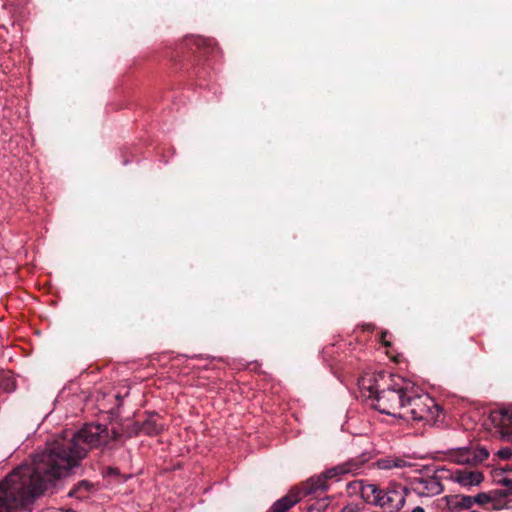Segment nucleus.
Returning <instances> with one entry per match:
<instances>
[{"mask_svg":"<svg viewBox=\"0 0 512 512\" xmlns=\"http://www.w3.org/2000/svg\"><path fill=\"white\" fill-rule=\"evenodd\" d=\"M66 512H74V511L71 509H66Z\"/></svg>","mask_w":512,"mask_h":512,"instance_id":"obj_27","label":"nucleus"},{"mask_svg":"<svg viewBox=\"0 0 512 512\" xmlns=\"http://www.w3.org/2000/svg\"><path fill=\"white\" fill-rule=\"evenodd\" d=\"M64 474L63 439L48 442L30 463H24L0 482V512L27 509Z\"/></svg>","mask_w":512,"mask_h":512,"instance_id":"obj_1","label":"nucleus"},{"mask_svg":"<svg viewBox=\"0 0 512 512\" xmlns=\"http://www.w3.org/2000/svg\"><path fill=\"white\" fill-rule=\"evenodd\" d=\"M92 484L87 480L79 481L67 494L68 497H76L78 499H83L86 496L83 492L87 493L91 490Z\"/></svg>","mask_w":512,"mask_h":512,"instance_id":"obj_14","label":"nucleus"},{"mask_svg":"<svg viewBox=\"0 0 512 512\" xmlns=\"http://www.w3.org/2000/svg\"><path fill=\"white\" fill-rule=\"evenodd\" d=\"M164 430V424L157 414H150L143 422L138 424L136 432L148 436H156Z\"/></svg>","mask_w":512,"mask_h":512,"instance_id":"obj_10","label":"nucleus"},{"mask_svg":"<svg viewBox=\"0 0 512 512\" xmlns=\"http://www.w3.org/2000/svg\"><path fill=\"white\" fill-rule=\"evenodd\" d=\"M490 501L491 496L485 492L478 493L475 497H473V504L477 503L479 505H484L489 503Z\"/></svg>","mask_w":512,"mask_h":512,"instance_id":"obj_18","label":"nucleus"},{"mask_svg":"<svg viewBox=\"0 0 512 512\" xmlns=\"http://www.w3.org/2000/svg\"><path fill=\"white\" fill-rule=\"evenodd\" d=\"M425 476L413 478L411 484L413 491L420 497H433L443 492V485L441 479L444 473L447 472L444 468L434 469L431 467H424L421 470Z\"/></svg>","mask_w":512,"mask_h":512,"instance_id":"obj_6","label":"nucleus"},{"mask_svg":"<svg viewBox=\"0 0 512 512\" xmlns=\"http://www.w3.org/2000/svg\"><path fill=\"white\" fill-rule=\"evenodd\" d=\"M502 485H504L505 487H507V491L509 494L512 495V479L510 478H505L501 481Z\"/></svg>","mask_w":512,"mask_h":512,"instance_id":"obj_21","label":"nucleus"},{"mask_svg":"<svg viewBox=\"0 0 512 512\" xmlns=\"http://www.w3.org/2000/svg\"><path fill=\"white\" fill-rule=\"evenodd\" d=\"M496 455L503 460H509L512 458V448L510 447H503L499 449L496 453Z\"/></svg>","mask_w":512,"mask_h":512,"instance_id":"obj_19","label":"nucleus"},{"mask_svg":"<svg viewBox=\"0 0 512 512\" xmlns=\"http://www.w3.org/2000/svg\"><path fill=\"white\" fill-rule=\"evenodd\" d=\"M411 512H425V510L423 507L417 506Z\"/></svg>","mask_w":512,"mask_h":512,"instance_id":"obj_24","label":"nucleus"},{"mask_svg":"<svg viewBox=\"0 0 512 512\" xmlns=\"http://www.w3.org/2000/svg\"><path fill=\"white\" fill-rule=\"evenodd\" d=\"M469 512H479V511H476V510H471V511H469Z\"/></svg>","mask_w":512,"mask_h":512,"instance_id":"obj_28","label":"nucleus"},{"mask_svg":"<svg viewBox=\"0 0 512 512\" xmlns=\"http://www.w3.org/2000/svg\"><path fill=\"white\" fill-rule=\"evenodd\" d=\"M489 454L483 446H464L454 449L451 456L458 464L476 466L486 460Z\"/></svg>","mask_w":512,"mask_h":512,"instance_id":"obj_8","label":"nucleus"},{"mask_svg":"<svg viewBox=\"0 0 512 512\" xmlns=\"http://www.w3.org/2000/svg\"><path fill=\"white\" fill-rule=\"evenodd\" d=\"M341 512H354V509L350 508V507H345V508L342 509Z\"/></svg>","mask_w":512,"mask_h":512,"instance_id":"obj_25","label":"nucleus"},{"mask_svg":"<svg viewBox=\"0 0 512 512\" xmlns=\"http://www.w3.org/2000/svg\"><path fill=\"white\" fill-rule=\"evenodd\" d=\"M114 438L107 425L84 424L66 445V477L82 471L81 462L90 449L106 446Z\"/></svg>","mask_w":512,"mask_h":512,"instance_id":"obj_2","label":"nucleus"},{"mask_svg":"<svg viewBox=\"0 0 512 512\" xmlns=\"http://www.w3.org/2000/svg\"><path fill=\"white\" fill-rule=\"evenodd\" d=\"M489 421L503 436L512 441V407L492 410Z\"/></svg>","mask_w":512,"mask_h":512,"instance_id":"obj_9","label":"nucleus"},{"mask_svg":"<svg viewBox=\"0 0 512 512\" xmlns=\"http://www.w3.org/2000/svg\"><path fill=\"white\" fill-rule=\"evenodd\" d=\"M351 471L352 469L349 464H341L327 469L320 475L309 478L304 483L301 490L296 488L291 489L287 495L273 503L269 512H286L295 504H297L302 497L314 495L318 492H324L328 490V480H338L340 475L350 473Z\"/></svg>","mask_w":512,"mask_h":512,"instance_id":"obj_3","label":"nucleus"},{"mask_svg":"<svg viewBox=\"0 0 512 512\" xmlns=\"http://www.w3.org/2000/svg\"><path fill=\"white\" fill-rule=\"evenodd\" d=\"M387 335H388V333L386 332V333H383V334H382V337H381V341H382V343H383L384 345H386V346H388V345H389L388 341L386 340Z\"/></svg>","mask_w":512,"mask_h":512,"instance_id":"obj_23","label":"nucleus"},{"mask_svg":"<svg viewBox=\"0 0 512 512\" xmlns=\"http://www.w3.org/2000/svg\"><path fill=\"white\" fill-rule=\"evenodd\" d=\"M399 418L404 420L433 422L438 416L439 407L435 400L423 390L410 383Z\"/></svg>","mask_w":512,"mask_h":512,"instance_id":"obj_5","label":"nucleus"},{"mask_svg":"<svg viewBox=\"0 0 512 512\" xmlns=\"http://www.w3.org/2000/svg\"><path fill=\"white\" fill-rule=\"evenodd\" d=\"M407 490L401 485H390L386 490H380L378 507L388 511H399L406 501Z\"/></svg>","mask_w":512,"mask_h":512,"instance_id":"obj_7","label":"nucleus"},{"mask_svg":"<svg viewBox=\"0 0 512 512\" xmlns=\"http://www.w3.org/2000/svg\"><path fill=\"white\" fill-rule=\"evenodd\" d=\"M4 389L6 391H13L15 389V383L14 381L8 379L7 383L4 385Z\"/></svg>","mask_w":512,"mask_h":512,"instance_id":"obj_22","label":"nucleus"},{"mask_svg":"<svg viewBox=\"0 0 512 512\" xmlns=\"http://www.w3.org/2000/svg\"><path fill=\"white\" fill-rule=\"evenodd\" d=\"M378 468L381 470H391L394 468L411 467L412 464L405 458L397 456H388L377 461Z\"/></svg>","mask_w":512,"mask_h":512,"instance_id":"obj_12","label":"nucleus"},{"mask_svg":"<svg viewBox=\"0 0 512 512\" xmlns=\"http://www.w3.org/2000/svg\"><path fill=\"white\" fill-rule=\"evenodd\" d=\"M329 503V497L320 498L308 507V512H324L329 506Z\"/></svg>","mask_w":512,"mask_h":512,"instance_id":"obj_17","label":"nucleus"},{"mask_svg":"<svg viewBox=\"0 0 512 512\" xmlns=\"http://www.w3.org/2000/svg\"><path fill=\"white\" fill-rule=\"evenodd\" d=\"M371 382L372 378H362L359 381V386L361 390H368L369 397H375L376 404L374 407L381 414L399 418L400 412L403 411L404 398H406L410 382L401 380L383 389H380L377 383L372 384Z\"/></svg>","mask_w":512,"mask_h":512,"instance_id":"obj_4","label":"nucleus"},{"mask_svg":"<svg viewBox=\"0 0 512 512\" xmlns=\"http://www.w3.org/2000/svg\"><path fill=\"white\" fill-rule=\"evenodd\" d=\"M454 509H469L473 505L472 496H461L456 497L455 501L452 502Z\"/></svg>","mask_w":512,"mask_h":512,"instance_id":"obj_16","label":"nucleus"},{"mask_svg":"<svg viewBox=\"0 0 512 512\" xmlns=\"http://www.w3.org/2000/svg\"><path fill=\"white\" fill-rule=\"evenodd\" d=\"M452 478L463 487H472L479 485L483 481L484 476L479 471L456 470Z\"/></svg>","mask_w":512,"mask_h":512,"instance_id":"obj_11","label":"nucleus"},{"mask_svg":"<svg viewBox=\"0 0 512 512\" xmlns=\"http://www.w3.org/2000/svg\"><path fill=\"white\" fill-rule=\"evenodd\" d=\"M121 474H120V470L116 467H108L106 470H105V474L104 476L105 477H119Z\"/></svg>","mask_w":512,"mask_h":512,"instance_id":"obj_20","label":"nucleus"},{"mask_svg":"<svg viewBox=\"0 0 512 512\" xmlns=\"http://www.w3.org/2000/svg\"><path fill=\"white\" fill-rule=\"evenodd\" d=\"M192 40L197 46V48L204 50L205 53H212L215 49L216 44L213 39L196 36L193 37Z\"/></svg>","mask_w":512,"mask_h":512,"instance_id":"obj_15","label":"nucleus"},{"mask_svg":"<svg viewBox=\"0 0 512 512\" xmlns=\"http://www.w3.org/2000/svg\"><path fill=\"white\" fill-rule=\"evenodd\" d=\"M131 476L128 475V476H123V478L120 480V482H125L127 481V479H129Z\"/></svg>","mask_w":512,"mask_h":512,"instance_id":"obj_26","label":"nucleus"},{"mask_svg":"<svg viewBox=\"0 0 512 512\" xmlns=\"http://www.w3.org/2000/svg\"><path fill=\"white\" fill-rule=\"evenodd\" d=\"M380 488L375 484H367L361 488V497L365 502L372 505H377L379 502Z\"/></svg>","mask_w":512,"mask_h":512,"instance_id":"obj_13","label":"nucleus"}]
</instances>
